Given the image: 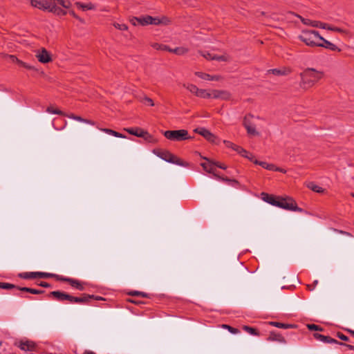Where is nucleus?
I'll list each match as a JSON object with an SVG mask.
<instances>
[{
	"label": "nucleus",
	"instance_id": "nucleus-48",
	"mask_svg": "<svg viewBox=\"0 0 354 354\" xmlns=\"http://www.w3.org/2000/svg\"><path fill=\"white\" fill-rule=\"evenodd\" d=\"M212 164L214 165V166H216L222 169H227V167L224 165V164H222V163H220L219 162H216V161H211Z\"/></svg>",
	"mask_w": 354,
	"mask_h": 354
},
{
	"label": "nucleus",
	"instance_id": "nucleus-28",
	"mask_svg": "<svg viewBox=\"0 0 354 354\" xmlns=\"http://www.w3.org/2000/svg\"><path fill=\"white\" fill-rule=\"evenodd\" d=\"M183 87L196 96H198L200 88H198L196 85L192 84H184Z\"/></svg>",
	"mask_w": 354,
	"mask_h": 354
},
{
	"label": "nucleus",
	"instance_id": "nucleus-24",
	"mask_svg": "<svg viewBox=\"0 0 354 354\" xmlns=\"http://www.w3.org/2000/svg\"><path fill=\"white\" fill-rule=\"evenodd\" d=\"M268 72L271 73L275 75H287L290 73L291 70L290 68H283V69L274 68V69L269 70Z\"/></svg>",
	"mask_w": 354,
	"mask_h": 354
},
{
	"label": "nucleus",
	"instance_id": "nucleus-50",
	"mask_svg": "<svg viewBox=\"0 0 354 354\" xmlns=\"http://www.w3.org/2000/svg\"><path fill=\"white\" fill-rule=\"evenodd\" d=\"M201 54L205 59H209V60H213L212 57L214 56V55H212L211 53H201Z\"/></svg>",
	"mask_w": 354,
	"mask_h": 354
},
{
	"label": "nucleus",
	"instance_id": "nucleus-10",
	"mask_svg": "<svg viewBox=\"0 0 354 354\" xmlns=\"http://www.w3.org/2000/svg\"><path fill=\"white\" fill-rule=\"evenodd\" d=\"M53 0H31L30 4L32 7L39 8L41 10H47L50 12V9L51 8V4L53 3Z\"/></svg>",
	"mask_w": 354,
	"mask_h": 354
},
{
	"label": "nucleus",
	"instance_id": "nucleus-6",
	"mask_svg": "<svg viewBox=\"0 0 354 354\" xmlns=\"http://www.w3.org/2000/svg\"><path fill=\"white\" fill-rule=\"evenodd\" d=\"M164 136L168 140L178 142L191 138L188 135V131L185 129L165 131L164 132Z\"/></svg>",
	"mask_w": 354,
	"mask_h": 354
},
{
	"label": "nucleus",
	"instance_id": "nucleus-26",
	"mask_svg": "<svg viewBox=\"0 0 354 354\" xmlns=\"http://www.w3.org/2000/svg\"><path fill=\"white\" fill-rule=\"evenodd\" d=\"M66 116H67L69 118H71V119L75 120L77 121H79V122H84V123L89 124H91V125H95V122L94 121L90 120H87V119H84V118H82L80 116L75 115H74L73 113H71L70 115H66Z\"/></svg>",
	"mask_w": 354,
	"mask_h": 354
},
{
	"label": "nucleus",
	"instance_id": "nucleus-46",
	"mask_svg": "<svg viewBox=\"0 0 354 354\" xmlns=\"http://www.w3.org/2000/svg\"><path fill=\"white\" fill-rule=\"evenodd\" d=\"M308 187L310 188L313 191L317 193H321L324 192V189L322 187L314 184H312V185L308 186Z\"/></svg>",
	"mask_w": 354,
	"mask_h": 354
},
{
	"label": "nucleus",
	"instance_id": "nucleus-17",
	"mask_svg": "<svg viewBox=\"0 0 354 354\" xmlns=\"http://www.w3.org/2000/svg\"><path fill=\"white\" fill-rule=\"evenodd\" d=\"M0 288L1 289H13L17 288L22 292H31V288L27 287H19L14 284L6 283V282H0Z\"/></svg>",
	"mask_w": 354,
	"mask_h": 354
},
{
	"label": "nucleus",
	"instance_id": "nucleus-62",
	"mask_svg": "<svg viewBox=\"0 0 354 354\" xmlns=\"http://www.w3.org/2000/svg\"><path fill=\"white\" fill-rule=\"evenodd\" d=\"M139 296H141L142 297H147V294L143 292H140Z\"/></svg>",
	"mask_w": 354,
	"mask_h": 354
},
{
	"label": "nucleus",
	"instance_id": "nucleus-47",
	"mask_svg": "<svg viewBox=\"0 0 354 354\" xmlns=\"http://www.w3.org/2000/svg\"><path fill=\"white\" fill-rule=\"evenodd\" d=\"M223 327L225 328H227L228 330L233 334H236L239 333V330L237 328L232 327L229 325L223 324Z\"/></svg>",
	"mask_w": 354,
	"mask_h": 354
},
{
	"label": "nucleus",
	"instance_id": "nucleus-57",
	"mask_svg": "<svg viewBox=\"0 0 354 354\" xmlns=\"http://www.w3.org/2000/svg\"><path fill=\"white\" fill-rule=\"evenodd\" d=\"M39 286H41V287H44V288H48V287H50V285L47 283V282H45V281H41L39 283Z\"/></svg>",
	"mask_w": 354,
	"mask_h": 354
},
{
	"label": "nucleus",
	"instance_id": "nucleus-56",
	"mask_svg": "<svg viewBox=\"0 0 354 354\" xmlns=\"http://www.w3.org/2000/svg\"><path fill=\"white\" fill-rule=\"evenodd\" d=\"M70 14L75 18H76L77 19H78L79 21H80L81 22H84V20H82L81 18H80L75 13L74 11H71L70 12Z\"/></svg>",
	"mask_w": 354,
	"mask_h": 354
},
{
	"label": "nucleus",
	"instance_id": "nucleus-1",
	"mask_svg": "<svg viewBox=\"0 0 354 354\" xmlns=\"http://www.w3.org/2000/svg\"><path fill=\"white\" fill-rule=\"evenodd\" d=\"M299 86L301 89L306 91L312 88L324 76V73L313 68H307L299 75Z\"/></svg>",
	"mask_w": 354,
	"mask_h": 354
},
{
	"label": "nucleus",
	"instance_id": "nucleus-40",
	"mask_svg": "<svg viewBox=\"0 0 354 354\" xmlns=\"http://www.w3.org/2000/svg\"><path fill=\"white\" fill-rule=\"evenodd\" d=\"M140 102L145 104L153 106H154L153 101L151 98L145 96L143 98L140 100Z\"/></svg>",
	"mask_w": 354,
	"mask_h": 354
},
{
	"label": "nucleus",
	"instance_id": "nucleus-25",
	"mask_svg": "<svg viewBox=\"0 0 354 354\" xmlns=\"http://www.w3.org/2000/svg\"><path fill=\"white\" fill-rule=\"evenodd\" d=\"M254 163L256 165H259L261 166L263 168H265L269 171H274V169H278V167H277L274 165L269 164L267 163L266 162L259 161L257 160H255L254 161Z\"/></svg>",
	"mask_w": 354,
	"mask_h": 354
},
{
	"label": "nucleus",
	"instance_id": "nucleus-27",
	"mask_svg": "<svg viewBox=\"0 0 354 354\" xmlns=\"http://www.w3.org/2000/svg\"><path fill=\"white\" fill-rule=\"evenodd\" d=\"M133 20H136L140 24L142 25V26H145V25H149V24H151V16H146V17H140V18H138V17H134Z\"/></svg>",
	"mask_w": 354,
	"mask_h": 354
},
{
	"label": "nucleus",
	"instance_id": "nucleus-52",
	"mask_svg": "<svg viewBox=\"0 0 354 354\" xmlns=\"http://www.w3.org/2000/svg\"><path fill=\"white\" fill-rule=\"evenodd\" d=\"M44 292V291L42 290H37V289L32 288L30 293L34 294V295H40V294H43Z\"/></svg>",
	"mask_w": 354,
	"mask_h": 354
},
{
	"label": "nucleus",
	"instance_id": "nucleus-41",
	"mask_svg": "<svg viewBox=\"0 0 354 354\" xmlns=\"http://www.w3.org/2000/svg\"><path fill=\"white\" fill-rule=\"evenodd\" d=\"M214 176L219 179V180H221L224 182H227V183H234V184H238V181L236 180H231L227 177H222V176H220L218 174H214Z\"/></svg>",
	"mask_w": 354,
	"mask_h": 354
},
{
	"label": "nucleus",
	"instance_id": "nucleus-19",
	"mask_svg": "<svg viewBox=\"0 0 354 354\" xmlns=\"http://www.w3.org/2000/svg\"><path fill=\"white\" fill-rule=\"evenodd\" d=\"M267 340L270 342H278L283 344L286 343V340L284 337L281 334L277 333L275 332H270L268 337L267 338Z\"/></svg>",
	"mask_w": 354,
	"mask_h": 354
},
{
	"label": "nucleus",
	"instance_id": "nucleus-8",
	"mask_svg": "<svg viewBox=\"0 0 354 354\" xmlns=\"http://www.w3.org/2000/svg\"><path fill=\"white\" fill-rule=\"evenodd\" d=\"M253 117L254 116L251 114L245 115L243 119V124L249 135L257 136L259 135V133L256 130L255 125L251 121V119L253 118Z\"/></svg>",
	"mask_w": 354,
	"mask_h": 354
},
{
	"label": "nucleus",
	"instance_id": "nucleus-53",
	"mask_svg": "<svg viewBox=\"0 0 354 354\" xmlns=\"http://www.w3.org/2000/svg\"><path fill=\"white\" fill-rule=\"evenodd\" d=\"M8 57L10 60V62H12V63H17V61L19 60V59L15 57V55H8Z\"/></svg>",
	"mask_w": 354,
	"mask_h": 354
},
{
	"label": "nucleus",
	"instance_id": "nucleus-18",
	"mask_svg": "<svg viewBox=\"0 0 354 354\" xmlns=\"http://www.w3.org/2000/svg\"><path fill=\"white\" fill-rule=\"evenodd\" d=\"M313 336L316 339L323 342L324 343L337 344H339V342L337 340L332 338L330 336L323 335L319 333H314Z\"/></svg>",
	"mask_w": 354,
	"mask_h": 354
},
{
	"label": "nucleus",
	"instance_id": "nucleus-21",
	"mask_svg": "<svg viewBox=\"0 0 354 354\" xmlns=\"http://www.w3.org/2000/svg\"><path fill=\"white\" fill-rule=\"evenodd\" d=\"M203 159L206 160L209 163H205V162H202L201 164V167L208 173H210V174H212L214 176V174H216L214 171V165L212 164L211 161H212V160L207 158H205V157H203Z\"/></svg>",
	"mask_w": 354,
	"mask_h": 354
},
{
	"label": "nucleus",
	"instance_id": "nucleus-34",
	"mask_svg": "<svg viewBox=\"0 0 354 354\" xmlns=\"http://www.w3.org/2000/svg\"><path fill=\"white\" fill-rule=\"evenodd\" d=\"M269 324L271 326H275L277 328H285V329L293 328V326H294L293 325H291V324H286L277 322H269Z\"/></svg>",
	"mask_w": 354,
	"mask_h": 354
},
{
	"label": "nucleus",
	"instance_id": "nucleus-23",
	"mask_svg": "<svg viewBox=\"0 0 354 354\" xmlns=\"http://www.w3.org/2000/svg\"><path fill=\"white\" fill-rule=\"evenodd\" d=\"M262 195L264 196L263 197V199L265 201H266L267 203H268L272 205L277 206V204L278 203V200H279V197H277L273 195H270V194H265V193H263Z\"/></svg>",
	"mask_w": 354,
	"mask_h": 354
},
{
	"label": "nucleus",
	"instance_id": "nucleus-20",
	"mask_svg": "<svg viewBox=\"0 0 354 354\" xmlns=\"http://www.w3.org/2000/svg\"><path fill=\"white\" fill-rule=\"evenodd\" d=\"M60 279L62 281L68 282L72 287L75 288L77 290H83L84 289L82 283L78 280L71 279V278H63V277L61 278Z\"/></svg>",
	"mask_w": 354,
	"mask_h": 354
},
{
	"label": "nucleus",
	"instance_id": "nucleus-22",
	"mask_svg": "<svg viewBox=\"0 0 354 354\" xmlns=\"http://www.w3.org/2000/svg\"><path fill=\"white\" fill-rule=\"evenodd\" d=\"M51 4V8L50 9V12H53L58 16H64L66 15V11L64 9L59 8L57 6V4H56L55 2H52Z\"/></svg>",
	"mask_w": 354,
	"mask_h": 354
},
{
	"label": "nucleus",
	"instance_id": "nucleus-39",
	"mask_svg": "<svg viewBox=\"0 0 354 354\" xmlns=\"http://www.w3.org/2000/svg\"><path fill=\"white\" fill-rule=\"evenodd\" d=\"M243 329H244V330L247 331L248 333H249L251 335H259V331L254 328H252V327L248 326H244Z\"/></svg>",
	"mask_w": 354,
	"mask_h": 354
},
{
	"label": "nucleus",
	"instance_id": "nucleus-9",
	"mask_svg": "<svg viewBox=\"0 0 354 354\" xmlns=\"http://www.w3.org/2000/svg\"><path fill=\"white\" fill-rule=\"evenodd\" d=\"M126 131H127L129 134L136 136L139 138H143L145 140L151 141L152 136L144 129L136 127V128H128L124 129Z\"/></svg>",
	"mask_w": 354,
	"mask_h": 354
},
{
	"label": "nucleus",
	"instance_id": "nucleus-31",
	"mask_svg": "<svg viewBox=\"0 0 354 354\" xmlns=\"http://www.w3.org/2000/svg\"><path fill=\"white\" fill-rule=\"evenodd\" d=\"M76 6L77 8H81L82 10H94L95 8V6L91 3H84L81 2H77Z\"/></svg>",
	"mask_w": 354,
	"mask_h": 354
},
{
	"label": "nucleus",
	"instance_id": "nucleus-38",
	"mask_svg": "<svg viewBox=\"0 0 354 354\" xmlns=\"http://www.w3.org/2000/svg\"><path fill=\"white\" fill-rule=\"evenodd\" d=\"M195 75L203 80L211 81L212 75H209L208 73L197 71L195 72Z\"/></svg>",
	"mask_w": 354,
	"mask_h": 354
},
{
	"label": "nucleus",
	"instance_id": "nucleus-37",
	"mask_svg": "<svg viewBox=\"0 0 354 354\" xmlns=\"http://www.w3.org/2000/svg\"><path fill=\"white\" fill-rule=\"evenodd\" d=\"M212 58H213V60H216L218 62H229L230 61V57L227 55H214Z\"/></svg>",
	"mask_w": 354,
	"mask_h": 354
},
{
	"label": "nucleus",
	"instance_id": "nucleus-7",
	"mask_svg": "<svg viewBox=\"0 0 354 354\" xmlns=\"http://www.w3.org/2000/svg\"><path fill=\"white\" fill-rule=\"evenodd\" d=\"M277 207L294 212H303V209L297 206L295 201L290 197H279L278 203L277 204Z\"/></svg>",
	"mask_w": 354,
	"mask_h": 354
},
{
	"label": "nucleus",
	"instance_id": "nucleus-36",
	"mask_svg": "<svg viewBox=\"0 0 354 354\" xmlns=\"http://www.w3.org/2000/svg\"><path fill=\"white\" fill-rule=\"evenodd\" d=\"M46 111L49 113L57 114V115H64V116L66 115V114L65 113H64L63 111H62L57 109H55L53 106L47 107Z\"/></svg>",
	"mask_w": 354,
	"mask_h": 354
},
{
	"label": "nucleus",
	"instance_id": "nucleus-55",
	"mask_svg": "<svg viewBox=\"0 0 354 354\" xmlns=\"http://www.w3.org/2000/svg\"><path fill=\"white\" fill-rule=\"evenodd\" d=\"M239 154H240L241 156H242L243 157H245H245H248V155L249 154V152H248V151H247L245 149H244L243 148V149H241V152H239Z\"/></svg>",
	"mask_w": 354,
	"mask_h": 354
},
{
	"label": "nucleus",
	"instance_id": "nucleus-63",
	"mask_svg": "<svg viewBox=\"0 0 354 354\" xmlns=\"http://www.w3.org/2000/svg\"><path fill=\"white\" fill-rule=\"evenodd\" d=\"M93 298H95L96 300H104V299L101 297H98V296L95 297L94 295H93ZM91 299H93V297H91Z\"/></svg>",
	"mask_w": 354,
	"mask_h": 354
},
{
	"label": "nucleus",
	"instance_id": "nucleus-64",
	"mask_svg": "<svg viewBox=\"0 0 354 354\" xmlns=\"http://www.w3.org/2000/svg\"><path fill=\"white\" fill-rule=\"evenodd\" d=\"M347 331H348L350 334H351L352 335H353V336H354V330H351V329H347Z\"/></svg>",
	"mask_w": 354,
	"mask_h": 354
},
{
	"label": "nucleus",
	"instance_id": "nucleus-15",
	"mask_svg": "<svg viewBox=\"0 0 354 354\" xmlns=\"http://www.w3.org/2000/svg\"><path fill=\"white\" fill-rule=\"evenodd\" d=\"M19 347L24 351H34L36 349V344L30 340H21Z\"/></svg>",
	"mask_w": 354,
	"mask_h": 354
},
{
	"label": "nucleus",
	"instance_id": "nucleus-61",
	"mask_svg": "<svg viewBox=\"0 0 354 354\" xmlns=\"http://www.w3.org/2000/svg\"><path fill=\"white\" fill-rule=\"evenodd\" d=\"M246 158H247L248 159H249L250 160L252 161L253 162H254V161L255 160H253V158H254L253 155H252V154H251V153H249V154L248 155V157H246Z\"/></svg>",
	"mask_w": 354,
	"mask_h": 354
},
{
	"label": "nucleus",
	"instance_id": "nucleus-44",
	"mask_svg": "<svg viewBox=\"0 0 354 354\" xmlns=\"http://www.w3.org/2000/svg\"><path fill=\"white\" fill-rule=\"evenodd\" d=\"M113 26L115 28L120 30H127L128 29V26L124 24H118V23H114Z\"/></svg>",
	"mask_w": 354,
	"mask_h": 354
},
{
	"label": "nucleus",
	"instance_id": "nucleus-13",
	"mask_svg": "<svg viewBox=\"0 0 354 354\" xmlns=\"http://www.w3.org/2000/svg\"><path fill=\"white\" fill-rule=\"evenodd\" d=\"M319 40L321 41L322 42H317V45L316 46L322 47V48H324L326 49H329L332 51H338V52L341 51V49L339 48L335 44L325 39L322 36H320Z\"/></svg>",
	"mask_w": 354,
	"mask_h": 354
},
{
	"label": "nucleus",
	"instance_id": "nucleus-2",
	"mask_svg": "<svg viewBox=\"0 0 354 354\" xmlns=\"http://www.w3.org/2000/svg\"><path fill=\"white\" fill-rule=\"evenodd\" d=\"M50 295L53 296L55 299L63 301L65 300L68 301L71 303H80V304H87L89 302L93 295L84 294L82 297H74L68 295L64 292L61 291H53L50 292Z\"/></svg>",
	"mask_w": 354,
	"mask_h": 354
},
{
	"label": "nucleus",
	"instance_id": "nucleus-60",
	"mask_svg": "<svg viewBox=\"0 0 354 354\" xmlns=\"http://www.w3.org/2000/svg\"><path fill=\"white\" fill-rule=\"evenodd\" d=\"M130 295L132 296H139L140 292L139 291H133L130 292Z\"/></svg>",
	"mask_w": 354,
	"mask_h": 354
},
{
	"label": "nucleus",
	"instance_id": "nucleus-30",
	"mask_svg": "<svg viewBox=\"0 0 354 354\" xmlns=\"http://www.w3.org/2000/svg\"><path fill=\"white\" fill-rule=\"evenodd\" d=\"M197 97L204 98V99L212 98V90L200 88L198 95Z\"/></svg>",
	"mask_w": 354,
	"mask_h": 354
},
{
	"label": "nucleus",
	"instance_id": "nucleus-54",
	"mask_svg": "<svg viewBox=\"0 0 354 354\" xmlns=\"http://www.w3.org/2000/svg\"><path fill=\"white\" fill-rule=\"evenodd\" d=\"M338 344L346 346L348 349L354 351V346H353V345L347 344L339 342Z\"/></svg>",
	"mask_w": 354,
	"mask_h": 354
},
{
	"label": "nucleus",
	"instance_id": "nucleus-3",
	"mask_svg": "<svg viewBox=\"0 0 354 354\" xmlns=\"http://www.w3.org/2000/svg\"><path fill=\"white\" fill-rule=\"evenodd\" d=\"M153 152L157 156L160 157V158L168 162H171L183 167H188L189 165L188 162L183 161L182 159L178 158L169 151L154 149Z\"/></svg>",
	"mask_w": 354,
	"mask_h": 354
},
{
	"label": "nucleus",
	"instance_id": "nucleus-33",
	"mask_svg": "<svg viewBox=\"0 0 354 354\" xmlns=\"http://www.w3.org/2000/svg\"><path fill=\"white\" fill-rule=\"evenodd\" d=\"M151 46L153 48L158 50H164V51H168V52H169V50H170L169 46L165 45V44H158V43H151Z\"/></svg>",
	"mask_w": 354,
	"mask_h": 354
},
{
	"label": "nucleus",
	"instance_id": "nucleus-51",
	"mask_svg": "<svg viewBox=\"0 0 354 354\" xmlns=\"http://www.w3.org/2000/svg\"><path fill=\"white\" fill-rule=\"evenodd\" d=\"M224 143L225 144V146H226L227 147H228V148H231V149H232L233 150H234V147L236 145H235V144L232 143V142H230V141H227V140H225V141H224Z\"/></svg>",
	"mask_w": 354,
	"mask_h": 354
},
{
	"label": "nucleus",
	"instance_id": "nucleus-42",
	"mask_svg": "<svg viewBox=\"0 0 354 354\" xmlns=\"http://www.w3.org/2000/svg\"><path fill=\"white\" fill-rule=\"evenodd\" d=\"M19 66L21 67H24L25 68H27L28 70H34L35 69V67L32 66H30L28 64L26 63V62H24L23 61L21 60H18L17 61V63Z\"/></svg>",
	"mask_w": 354,
	"mask_h": 354
},
{
	"label": "nucleus",
	"instance_id": "nucleus-49",
	"mask_svg": "<svg viewBox=\"0 0 354 354\" xmlns=\"http://www.w3.org/2000/svg\"><path fill=\"white\" fill-rule=\"evenodd\" d=\"M336 335L341 340H343V341H348L349 340V338L341 332H338Z\"/></svg>",
	"mask_w": 354,
	"mask_h": 354
},
{
	"label": "nucleus",
	"instance_id": "nucleus-5",
	"mask_svg": "<svg viewBox=\"0 0 354 354\" xmlns=\"http://www.w3.org/2000/svg\"><path fill=\"white\" fill-rule=\"evenodd\" d=\"M300 18H301V22L305 25H308V26H310L316 27V28H320L322 29H326L328 30L337 32H340V33H346V31L342 28L333 26L329 25L326 23H322L319 21H312L310 19H305V18H302V17H300Z\"/></svg>",
	"mask_w": 354,
	"mask_h": 354
},
{
	"label": "nucleus",
	"instance_id": "nucleus-4",
	"mask_svg": "<svg viewBox=\"0 0 354 354\" xmlns=\"http://www.w3.org/2000/svg\"><path fill=\"white\" fill-rule=\"evenodd\" d=\"M320 35L318 31L314 30H304L299 36V39L310 47H315L317 45V39H319Z\"/></svg>",
	"mask_w": 354,
	"mask_h": 354
},
{
	"label": "nucleus",
	"instance_id": "nucleus-59",
	"mask_svg": "<svg viewBox=\"0 0 354 354\" xmlns=\"http://www.w3.org/2000/svg\"><path fill=\"white\" fill-rule=\"evenodd\" d=\"M241 149H243V148L241 147H240V146H238V145H236L234 147V150L235 151H236L239 154V152L241 151Z\"/></svg>",
	"mask_w": 354,
	"mask_h": 354
},
{
	"label": "nucleus",
	"instance_id": "nucleus-29",
	"mask_svg": "<svg viewBox=\"0 0 354 354\" xmlns=\"http://www.w3.org/2000/svg\"><path fill=\"white\" fill-rule=\"evenodd\" d=\"M100 131H103V132H105L109 135H111V136H113L115 137H117V138H126V136L118 131H115L114 130H112L111 129H106V128H101V129H99Z\"/></svg>",
	"mask_w": 354,
	"mask_h": 354
},
{
	"label": "nucleus",
	"instance_id": "nucleus-35",
	"mask_svg": "<svg viewBox=\"0 0 354 354\" xmlns=\"http://www.w3.org/2000/svg\"><path fill=\"white\" fill-rule=\"evenodd\" d=\"M151 24L153 25H159L160 24H167L169 21L167 17H163L161 19L156 17H151Z\"/></svg>",
	"mask_w": 354,
	"mask_h": 354
},
{
	"label": "nucleus",
	"instance_id": "nucleus-45",
	"mask_svg": "<svg viewBox=\"0 0 354 354\" xmlns=\"http://www.w3.org/2000/svg\"><path fill=\"white\" fill-rule=\"evenodd\" d=\"M307 327L310 330H319V331H322L323 330V328H321L319 326L316 325V324H308Z\"/></svg>",
	"mask_w": 354,
	"mask_h": 354
},
{
	"label": "nucleus",
	"instance_id": "nucleus-12",
	"mask_svg": "<svg viewBox=\"0 0 354 354\" xmlns=\"http://www.w3.org/2000/svg\"><path fill=\"white\" fill-rule=\"evenodd\" d=\"M36 57L39 62L43 64L49 63L52 61L50 53L44 48H42L41 50H38L37 53L36 54Z\"/></svg>",
	"mask_w": 354,
	"mask_h": 354
},
{
	"label": "nucleus",
	"instance_id": "nucleus-43",
	"mask_svg": "<svg viewBox=\"0 0 354 354\" xmlns=\"http://www.w3.org/2000/svg\"><path fill=\"white\" fill-rule=\"evenodd\" d=\"M57 5H60L65 8H69L70 3L68 1H65L64 0H53Z\"/></svg>",
	"mask_w": 354,
	"mask_h": 354
},
{
	"label": "nucleus",
	"instance_id": "nucleus-58",
	"mask_svg": "<svg viewBox=\"0 0 354 354\" xmlns=\"http://www.w3.org/2000/svg\"><path fill=\"white\" fill-rule=\"evenodd\" d=\"M221 80V77L220 75H212L211 81H218Z\"/></svg>",
	"mask_w": 354,
	"mask_h": 354
},
{
	"label": "nucleus",
	"instance_id": "nucleus-11",
	"mask_svg": "<svg viewBox=\"0 0 354 354\" xmlns=\"http://www.w3.org/2000/svg\"><path fill=\"white\" fill-rule=\"evenodd\" d=\"M52 274L47 272H23L19 274V277L23 279H35V278H48L51 277Z\"/></svg>",
	"mask_w": 354,
	"mask_h": 354
},
{
	"label": "nucleus",
	"instance_id": "nucleus-14",
	"mask_svg": "<svg viewBox=\"0 0 354 354\" xmlns=\"http://www.w3.org/2000/svg\"><path fill=\"white\" fill-rule=\"evenodd\" d=\"M212 98L220 99L223 100H229L231 97V94L229 91L225 90H212Z\"/></svg>",
	"mask_w": 354,
	"mask_h": 354
},
{
	"label": "nucleus",
	"instance_id": "nucleus-32",
	"mask_svg": "<svg viewBox=\"0 0 354 354\" xmlns=\"http://www.w3.org/2000/svg\"><path fill=\"white\" fill-rule=\"evenodd\" d=\"M189 49L185 47H177L176 48H170L169 52L175 53L178 55H183L188 53Z\"/></svg>",
	"mask_w": 354,
	"mask_h": 354
},
{
	"label": "nucleus",
	"instance_id": "nucleus-16",
	"mask_svg": "<svg viewBox=\"0 0 354 354\" xmlns=\"http://www.w3.org/2000/svg\"><path fill=\"white\" fill-rule=\"evenodd\" d=\"M196 132L203 136L206 140H207L209 142H214L216 136L212 133L209 130L205 129V128H198L195 130Z\"/></svg>",
	"mask_w": 354,
	"mask_h": 354
}]
</instances>
